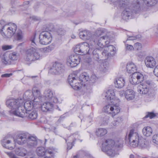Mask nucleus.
<instances>
[{"label":"nucleus","mask_w":158,"mask_h":158,"mask_svg":"<svg viewBox=\"0 0 158 158\" xmlns=\"http://www.w3.org/2000/svg\"><path fill=\"white\" fill-rule=\"evenodd\" d=\"M44 94L46 99L49 100L52 97L53 95L52 92L50 89L46 90L44 92Z\"/></svg>","instance_id":"nucleus-35"},{"label":"nucleus","mask_w":158,"mask_h":158,"mask_svg":"<svg viewBox=\"0 0 158 158\" xmlns=\"http://www.w3.org/2000/svg\"><path fill=\"white\" fill-rule=\"evenodd\" d=\"M57 32L58 35H64L65 34V31L64 29L60 28L58 29Z\"/></svg>","instance_id":"nucleus-50"},{"label":"nucleus","mask_w":158,"mask_h":158,"mask_svg":"<svg viewBox=\"0 0 158 158\" xmlns=\"http://www.w3.org/2000/svg\"><path fill=\"white\" fill-rule=\"evenodd\" d=\"M150 84V81H148L141 83L137 86L138 92L140 94L146 95L148 96H151V93L149 89Z\"/></svg>","instance_id":"nucleus-8"},{"label":"nucleus","mask_w":158,"mask_h":158,"mask_svg":"<svg viewBox=\"0 0 158 158\" xmlns=\"http://www.w3.org/2000/svg\"><path fill=\"white\" fill-rule=\"evenodd\" d=\"M153 73L157 77H158V65L155 68Z\"/></svg>","instance_id":"nucleus-55"},{"label":"nucleus","mask_w":158,"mask_h":158,"mask_svg":"<svg viewBox=\"0 0 158 158\" xmlns=\"http://www.w3.org/2000/svg\"><path fill=\"white\" fill-rule=\"evenodd\" d=\"M102 54L106 57V58L108 56H110L109 52L106 49V48L102 52Z\"/></svg>","instance_id":"nucleus-54"},{"label":"nucleus","mask_w":158,"mask_h":158,"mask_svg":"<svg viewBox=\"0 0 158 158\" xmlns=\"http://www.w3.org/2000/svg\"><path fill=\"white\" fill-rule=\"evenodd\" d=\"M107 68V67L103 64H102L99 68V70L102 73H104L106 72Z\"/></svg>","instance_id":"nucleus-41"},{"label":"nucleus","mask_w":158,"mask_h":158,"mask_svg":"<svg viewBox=\"0 0 158 158\" xmlns=\"http://www.w3.org/2000/svg\"><path fill=\"white\" fill-rule=\"evenodd\" d=\"M142 48V45L141 43H136L134 44V49L135 50H140Z\"/></svg>","instance_id":"nucleus-47"},{"label":"nucleus","mask_w":158,"mask_h":158,"mask_svg":"<svg viewBox=\"0 0 158 158\" xmlns=\"http://www.w3.org/2000/svg\"><path fill=\"white\" fill-rule=\"evenodd\" d=\"M126 49L129 51L134 49V47L132 45H128V44L126 45Z\"/></svg>","instance_id":"nucleus-56"},{"label":"nucleus","mask_w":158,"mask_h":158,"mask_svg":"<svg viewBox=\"0 0 158 158\" xmlns=\"http://www.w3.org/2000/svg\"><path fill=\"white\" fill-rule=\"evenodd\" d=\"M80 61V56L76 54L71 55L67 58V64L68 66L71 67H76L79 64Z\"/></svg>","instance_id":"nucleus-11"},{"label":"nucleus","mask_w":158,"mask_h":158,"mask_svg":"<svg viewBox=\"0 0 158 158\" xmlns=\"http://www.w3.org/2000/svg\"><path fill=\"white\" fill-rule=\"evenodd\" d=\"M98 77L95 74H92L90 78L89 83L91 84L94 83L98 81Z\"/></svg>","instance_id":"nucleus-39"},{"label":"nucleus","mask_w":158,"mask_h":158,"mask_svg":"<svg viewBox=\"0 0 158 158\" xmlns=\"http://www.w3.org/2000/svg\"><path fill=\"white\" fill-rule=\"evenodd\" d=\"M9 112L10 115L13 114L23 118L27 116L28 112L23 106V103L15 110H10Z\"/></svg>","instance_id":"nucleus-13"},{"label":"nucleus","mask_w":158,"mask_h":158,"mask_svg":"<svg viewBox=\"0 0 158 158\" xmlns=\"http://www.w3.org/2000/svg\"><path fill=\"white\" fill-rule=\"evenodd\" d=\"M64 70V66L59 63H55L53 64L51 72L54 74H58L62 73Z\"/></svg>","instance_id":"nucleus-17"},{"label":"nucleus","mask_w":158,"mask_h":158,"mask_svg":"<svg viewBox=\"0 0 158 158\" xmlns=\"http://www.w3.org/2000/svg\"><path fill=\"white\" fill-rule=\"evenodd\" d=\"M54 150L51 148H48L46 150V154L44 158H54Z\"/></svg>","instance_id":"nucleus-32"},{"label":"nucleus","mask_w":158,"mask_h":158,"mask_svg":"<svg viewBox=\"0 0 158 158\" xmlns=\"http://www.w3.org/2000/svg\"><path fill=\"white\" fill-rule=\"evenodd\" d=\"M114 140L111 139L106 140L102 143V150L107 155L114 157L115 154Z\"/></svg>","instance_id":"nucleus-5"},{"label":"nucleus","mask_w":158,"mask_h":158,"mask_svg":"<svg viewBox=\"0 0 158 158\" xmlns=\"http://www.w3.org/2000/svg\"><path fill=\"white\" fill-rule=\"evenodd\" d=\"M127 72L129 73L133 74L135 72H136L137 69L135 64L133 63H129L127 65Z\"/></svg>","instance_id":"nucleus-24"},{"label":"nucleus","mask_w":158,"mask_h":158,"mask_svg":"<svg viewBox=\"0 0 158 158\" xmlns=\"http://www.w3.org/2000/svg\"><path fill=\"white\" fill-rule=\"evenodd\" d=\"M35 35L34 36L33 38L32 39V38L31 40V44L32 45H33L35 47V45H36V44L35 42Z\"/></svg>","instance_id":"nucleus-59"},{"label":"nucleus","mask_w":158,"mask_h":158,"mask_svg":"<svg viewBox=\"0 0 158 158\" xmlns=\"http://www.w3.org/2000/svg\"><path fill=\"white\" fill-rule=\"evenodd\" d=\"M53 106V104L51 102H45L41 105V109L43 112H46L51 110Z\"/></svg>","instance_id":"nucleus-21"},{"label":"nucleus","mask_w":158,"mask_h":158,"mask_svg":"<svg viewBox=\"0 0 158 158\" xmlns=\"http://www.w3.org/2000/svg\"><path fill=\"white\" fill-rule=\"evenodd\" d=\"M152 139L153 143L158 145V134L154 135Z\"/></svg>","instance_id":"nucleus-49"},{"label":"nucleus","mask_w":158,"mask_h":158,"mask_svg":"<svg viewBox=\"0 0 158 158\" xmlns=\"http://www.w3.org/2000/svg\"><path fill=\"white\" fill-rule=\"evenodd\" d=\"M107 133V131L106 130L103 128H98L96 131V135L98 137L102 136Z\"/></svg>","instance_id":"nucleus-30"},{"label":"nucleus","mask_w":158,"mask_h":158,"mask_svg":"<svg viewBox=\"0 0 158 158\" xmlns=\"http://www.w3.org/2000/svg\"><path fill=\"white\" fill-rule=\"evenodd\" d=\"M81 77L82 82H85L86 81H87L89 79V76L85 73H83Z\"/></svg>","instance_id":"nucleus-43"},{"label":"nucleus","mask_w":158,"mask_h":158,"mask_svg":"<svg viewBox=\"0 0 158 158\" xmlns=\"http://www.w3.org/2000/svg\"><path fill=\"white\" fill-rule=\"evenodd\" d=\"M106 97L107 99L110 100L112 104L115 103L116 100L115 99V98L114 92L112 90H108L106 92Z\"/></svg>","instance_id":"nucleus-23"},{"label":"nucleus","mask_w":158,"mask_h":158,"mask_svg":"<svg viewBox=\"0 0 158 158\" xmlns=\"http://www.w3.org/2000/svg\"><path fill=\"white\" fill-rule=\"evenodd\" d=\"M53 48L52 47V46L50 45L48 47L41 48V50L43 52H49L51 51Z\"/></svg>","instance_id":"nucleus-45"},{"label":"nucleus","mask_w":158,"mask_h":158,"mask_svg":"<svg viewBox=\"0 0 158 158\" xmlns=\"http://www.w3.org/2000/svg\"><path fill=\"white\" fill-rule=\"evenodd\" d=\"M137 39V36H130L127 39V40H135Z\"/></svg>","instance_id":"nucleus-61"},{"label":"nucleus","mask_w":158,"mask_h":158,"mask_svg":"<svg viewBox=\"0 0 158 158\" xmlns=\"http://www.w3.org/2000/svg\"><path fill=\"white\" fill-rule=\"evenodd\" d=\"M14 141L19 144H22L27 142V146L30 148L35 147L37 144L35 137L30 136H28L27 139V136L25 133L18 135L15 139L14 140Z\"/></svg>","instance_id":"nucleus-4"},{"label":"nucleus","mask_w":158,"mask_h":158,"mask_svg":"<svg viewBox=\"0 0 158 158\" xmlns=\"http://www.w3.org/2000/svg\"><path fill=\"white\" fill-rule=\"evenodd\" d=\"M37 155L39 156H43L46 155V150L44 147H38L36 149Z\"/></svg>","instance_id":"nucleus-31"},{"label":"nucleus","mask_w":158,"mask_h":158,"mask_svg":"<svg viewBox=\"0 0 158 158\" xmlns=\"http://www.w3.org/2000/svg\"><path fill=\"white\" fill-rule=\"evenodd\" d=\"M89 50V45L86 42H82L77 45L74 49L76 53L87 54Z\"/></svg>","instance_id":"nucleus-10"},{"label":"nucleus","mask_w":158,"mask_h":158,"mask_svg":"<svg viewBox=\"0 0 158 158\" xmlns=\"http://www.w3.org/2000/svg\"><path fill=\"white\" fill-rule=\"evenodd\" d=\"M135 92L132 89H127L125 93V97L128 100H133L135 98Z\"/></svg>","instance_id":"nucleus-25"},{"label":"nucleus","mask_w":158,"mask_h":158,"mask_svg":"<svg viewBox=\"0 0 158 158\" xmlns=\"http://www.w3.org/2000/svg\"><path fill=\"white\" fill-rule=\"evenodd\" d=\"M125 82L124 79L123 78H119L114 81L115 87L118 88H121L124 86Z\"/></svg>","instance_id":"nucleus-26"},{"label":"nucleus","mask_w":158,"mask_h":158,"mask_svg":"<svg viewBox=\"0 0 158 158\" xmlns=\"http://www.w3.org/2000/svg\"><path fill=\"white\" fill-rule=\"evenodd\" d=\"M37 99V98L34 97L33 102L29 100L24 103L23 107L27 112H30L33 107L35 106V102H38V101L36 100Z\"/></svg>","instance_id":"nucleus-18"},{"label":"nucleus","mask_w":158,"mask_h":158,"mask_svg":"<svg viewBox=\"0 0 158 158\" xmlns=\"http://www.w3.org/2000/svg\"><path fill=\"white\" fill-rule=\"evenodd\" d=\"M33 93H34L33 94V95H35V94H36V97L39 96L40 95V92L39 90L36 89L33 90Z\"/></svg>","instance_id":"nucleus-57"},{"label":"nucleus","mask_w":158,"mask_h":158,"mask_svg":"<svg viewBox=\"0 0 158 158\" xmlns=\"http://www.w3.org/2000/svg\"><path fill=\"white\" fill-rule=\"evenodd\" d=\"M2 61L3 62L6 64L8 63V61L5 56H3L2 57Z\"/></svg>","instance_id":"nucleus-62"},{"label":"nucleus","mask_w":158,"mask_h":158,"mask_svg":"<svg viewBox=\"0 0 158 158\" xmlns=\"http://www.w3.org/2000/svg\"><path fill=\"white\" fill-rule=\"evenodd\" d=\"M114 142L115 143L114 148L116 147H121L123 143V140L120 139H116L114 140Z\"/></svg>","instance_id":"nucleus-40"},{"label":"nucleus","mask_w":158,"mask_h":158,"mask_svg":"<svg viewBox=\"0 0 158 158\" xmlns=\"http://www.w3.org/2000/svg\"><path fill=\"white\" fill-rule=\"evenodd\" d=\"M27 116L31 120L36 119L37 117V113L36 111L33 110L30 113V112H27Z\"/></svg>","instance_id":"nucleus-36"},{"label":"nucleus","mask_w":158,"mask_h":158,"mask_svg":"<svg viewBox=\"0 0 158 158\" xmlns=\"http://www.w3.org/2000/svg\"><path fill=\"white\" fill-rule=\"evenodd\" d=\"M34 94L31 90H27L23 95V98L25 99L29 100H31L33 97V94Z\"/></svg>","instance_id":"nucleus-28"},{"label":"nucleus","mask_w":158,"mask_h":158,"mask_svg":"<svg viewBox=\"0 0 158 158\" xmlns=\"http://www.w3.org/2000/svg\"><path fill=\"white\" fill-rule=\"evenodd\" d=\"M119 94L120 95V96L122 97L124 96V95H125V93L124 91L121 90L119 92Z\"/></svg>","instance_id":"nucleus-63"},{"label":"nucleus","mask_w":158,"mask_h":158,"mask_svg":"<svg viewBox=\"0 0 158 158\" xmlns=\"http://www.w3.org/2000/svg\"><path fill=\"white\" fill-rule=\"evenodd\" d=\"M5 25L4 24V21L3 20L0 21V32L2 34V32H4L3 30L5 29Z\"/></svg>","instance_id":"nucleus-48"},{"label":"nucleus","mask_w":158,"mask_h":158,"mask_svg":"<svg viewBox=\"0 0 158 158\" xmlns=\"http://www.w3.org/2000/svg\"><path fill=\"white\" fill-rule=\"evenodd\" d=\"M13 75L12 73H5L3 74H2L1 75V77H9Z\"/></svg>","instance_id":"nucleus-58"},{"label":"nucleus","mask_w":158,"mask_h":158,"mask_svg":"<svg viewBox=\"0 0 158 158\" xmlns=\"http://www.w3.org/2000/svg\"><path fill=\"white\" fill-rule=\"evenodd\" d=\"M79 35L80 38L84 40H89L92 37L90 32L86 30L80 31L79 33Z\"/></svg>","instance_id":"nucleus-20"},{"label":"nucleus","mask_w":158,"mask_h":158,"mask_svg":"<svg viewBox=\"0 0 158 158\" xmlns=\"http://www.w3.org/2000/svg\"><path fill=\"white\" fill-rule=\"evenodd\" d=\"M156 116V114L153 112L149 113L147 115L145 116V118H147L149 117L150 118L152 119V118Z\"/></svg>","instance_id":"nucleus-52"},{"label":"nucleus","mask_w":158,"mask_h":158,"mask_svg":"<svg viewBox=\"0 0 158 158\" xmlns=\"http://www.w3.org/2000/svg\"><path fill=\"white\" fill-rule=\"evenodd\" d=\"M68 81L70 85L74 89L76 90H79L82 88L83 89H85V92L86 93H90L92 92V88L89 85H87L86 86H82V84L79 82L80 81L78 78H76L75 75L71 74L69 76Z\"/></svg>","instance_id":"nucleus-3"},{"label":"nucleus","mask_w":158,"mask_h":158,"mask_svg":"<svg viewBox=\"0 0 158 158\" xmlns=\"http://www.w3.org/2000/svg\"><path fill=\"white\" fill-rule=\"evenodd\" d=\"M12 47L11 45H4L2 46V49L3 51H6L11 49Z\"/></svg>","instance_id":"nucleus-53"},{"label":"nucleus","mask_w":158,"mask_h":158,"mask_svg":"<svg viewBox=\"0 0 158 158\" xmlns=\"http://www.w3.org/2000/svg\"><path fill=\"white\" fill-rule=\"evenodd\" d=\"M109 118L110 117L106 115L104 116L102 118V120L103 121L102 124L104 125L107 124L108 122Z\"/></svg>","instance_id":"nucleus-46"},{"label":"nucleus","mask_w":158,"mask_h":158,"mask_svg":"<svg viewBox=\"0 0 158 158\" xmlns=\"http://www.w3.org/2000/svg\"><path fill=\"white\" fill-rule=\"evenodd\" d=\"M29 3V2L28 1H26L23 2V6H25V5H28Z\"/></svg>","instance_id":"nucleus-64"},{"label":"nucleus","mask_w":158,"mask_h":158,"mask_svg":"<svg viewBox=\"0 0 158 158\" xmlns=\"http://www.w3.org/2000/svg\"><path fill=\"white\" fill-rule=\"evenodd\" d=\"M9 57L11 60H17L18 59L17 54L15 52L11 53L9 54Z\"/></svg>","instance_id":"nucleus-42"},{"label":"nucleus","mask_w":158,"mask_h":158,"mask_svg":"<svg viewBox=\"0 0 158 158\" xmlns=\"http://www.w3.org/2000/svg\"><path fill=\"white\" fill-rule=\"evenodd\" d=\"M100 52L99 50L96 49L94 50L92 52L93 57L96 60L98 61L99 60L101 61L102 60H103V59H101L99 60V57L98 54L99 52Z\"/></svg>","instance_id":"nucleus-37"},{"label":"nucleus","mask_w":158,"mask_h":158,"mask_svg":"<svg viewBox=\"0 0 158 158\" xmlns=\"http://www.w3.org/2000/svg\"><path fill=\"white\" fill-rule=\"evenodd\" d=\"M107 31L106 29H100L97 30L94 35H93L92 37V39H94V37L95 36L96 38H100L99 36L102 35L103 33H106Z\"/></svg>","instance_id":"nucleus-33"},{"label":"nucleus","mask_w":158,"mask_h":158,"mask_svg":"<svg viewBox=\"0 0 158 158\" xmlns=\"http://www.w3.org/2000/svg\"><path fill=\"white\" fill-rule=\"evenodd\" d=\"M26 54L25 59L27 61H31L38 60L40 57L39 53L37 52V48L33 47L28 49L26 51Z\"/></svg>","instance_id":"nucleus-6"},{"label":"nucleus","mask_w":158,"mask_h":158,"mask_svg":"<svg viewBox=\"0 0 158 158\" xmlns=\"http://www.w3.org/2000/svg\"><path fill=\"white\" fill-rule=\"evenodd\" d=\"M130 82L133 85H137L142 83L144 80L143 75L139 72H135L131 75Z\"/></svg>","instance_id":"nucleus-15"},{"label":"nucleus","mask_w":158,"mask_h":158,"mask_svg":"<svg viewBox=\"0 0 158 158\" xmlns=\"http://www.w3.org/2000/svg\"><path fill=\"white\" fill-rule=\"evenodd\" d=\"M114 5L118 6L123 10L121 15L122 19L127 21L131 18L132 16L139 14L141 11L140 4L144 2L147 6L155 5L157 2L156 0H135L132 3H130L128 0H109Z\"/></svg>","instance_id":"nucleus-1"},{"label":"nucleus","mask_w":158,"mask_h":158,"mask_svg":"<svg viewBox=\"0 0 158 158\" xmlns=\"http://www.w3.org/2000/svg\"><path fill=\"white\" fill-rule=\"evenodd\" d=\"M106 49L109 52L110 56H113L115 53L116 48L112 45H110L106 48Z\"/></svg>","instance_id":"nucleus-34"},{"label":"nucleus","mask_w":158,"mask_h":158,"mask_svg":"<svg viewBox=\"0 0 158 158\" xmlns=\"http://www.w3.org/2000/svg\"><path fill=\"white\" fill-rule=\"evenodd\" d=\"M116 105V103H114L106 105L103 108L105 112L111 114L113 117L115 115L120 111L119 107Z\"/></svg>","instance_id":"nucleus-14"},{"label":"nucleus","mask_w":158,"mask_h":158,"mask_svg":"<svg viewBox=\"0 0 158 158\" xmlns=\"http://www.w3.org/2000/svg\"><path fill=\"white\" fill-rule=\"evenodd\" d=\"M128 139L129 145L133 148L138 147L140 148H143L147 146V142L146 140L140 136L137 133L134 132L133 129L130 131L128 134Z\"/></svg>","instance_id":"nucleus-2"},{"label":"nucleus","mask_w":158,"mask_h":158,"mask_svg":"<svg viewBox=\"0 0 158 158\" xmlns=\"http://www.w3.org/2000/svg\"><path fill=\"white\" fill-rule=\"evenodd\" d=\"M50 99H52V101L54 103H57L58 102V99L56 97H53L52 96V97Z\"/></svg>","instance_id":"nucleus-60"},{"label":"nucleus","mask_w":158,"mask_h":158,"mask_svg":"<svg viewBox=\"0 0 158 158\" xmlns=\"http://www.w3.org/2000/svg\"><path fill=\"white\" fill-rule=\"evenodd\" d=\"M152 132V131L151 127L148 126L145 127L143 129V133L144 135L146 137L151 136Z\"/></svg>","instance_id":"nucleus-27"},{"label":"nucleus","mask_w":158,"mask_h":158,"mask_svg":"<svg viewBox=\"0 0 158 158\" xmlns=\"http://www.w3.org/2000/svg\"><path fill=\"white\" fill-rule=\"evenodd\" d=\"M14 37L17 40H20L23 39V34L22 31L20 29L16 30L14 34Z\"/></svg>","instance_id":"nucleus-29"},{"label":"nucleus","mask_w":158,"mask_h":158,"mask_svg":"<svg viewBox=\"0 0 158 158\" xmlns=\"http://www.w3.org/2000/svg\"><path fill=\"white\" fill-rule=\"evenodd\" d=\"M145 63L147 67L153 68L156 65L155 59L152 56H147L145 60Z\"/></svg>","instance_id":"nucleus-19"},{"label":"nucleus","mask_w":158,"mask_h":158,"mask_svg":"<svg viewBox=\"0 0 158 158\" xmlns=\"http://www.w3.org/2000/svg\"><path fill=\"white\" fill-rule=\"evenodd\" d=\"M123 120V118L121 117H118L116 119L112 122V123L113 126H116L118 125L119 124L122 123Z\"/></svg>","instance_id":"nucleus-38"},{"label":"nucleus","mask_w":158,"mask_h":158,"mask_svg":"<svg viewBox=\"0 0 158 158\" xmlns=\"http://www.w3.org/2000/svg\"><path fill=\"white\" fill-rule=\"evenodd\" d=\"M109 39L108 37L107 36H103L100 38H96L95 36H94L92 41L94 42V44H97L100 48H103L105 46L103 43H105L106 44L109 43V42L105 41V40L107 41Z\"/></svg>","instance_id":"nucleus-16"},{"label":"nucleus","mask_w":158,"mask_h":158,"mask_svg":"<svg viewBox=\"0 0 158 158\" xmlns=\"http://www.w3.org/2000/svg\"><path fill=\"white\" fill-rule=\"evenodd\" d=\"M76 140V139L73 140V142H69L67 143V149L70 150L72 148L73 145H74V142Z\"/></svg>","instance_id":"nucleus-51"},{"label":"nucleus","mask_w":158,"mask_h":158,"mask_svg":"<svg viewBox=\"0 0 158 158\" xmlns=\"http://www.w3.org/2000/svg\"><path fill=\"white\" fill-rule=\"evenodd\" d=\"M23 103V101L22 99H11L6 101V105L7 107L11 109V110H14L16 109L18 106L22 105Z\"/></svg>","instance_id":"nucleus-12"},{"label":"nucleus","mask_w":158,"mask_h":158,"mask_svg":"<svg viewBox=\"0 0 158 158\" xmlns=\"http://www.w3.org/2000/svg\"><path fill=\"white\" fill-rule=\"evenodd\" d=\"M17 30V26L15 23L5 25L4 32L2 33V35L5 38H9L13 35Z\"/></svg>","instance_id":"nucleus-7"},{"label":"nucleus","mask_w":158,"mask_h":158,"mask_svg":"<svg viewBox=\"0 0 158 158\" xmlns=\"http://www.w3.org/2000/svg\"><path fill=\"white\" fill-rule=\"evenodd\" d=\"M39 38L40 43L43 45H47L52 40L51 33L48 31H43L40 34Z\"/></svg>","instance_id":"nucleus-9"},{"label":"nucleus","mask_w":158,"mask_h":158,"mask_svg":"<svg viewBox=\"0 0 158 158\" xmlns=\"http://www.w3.org/2000/svg\"><path fill=\"white\" fill-rule=\"evenodd\" d=\"M53 25L52 24L48 25L47 26H44V31H51L53 29Z\"/></svg>","instance_id":"nucleus-44"},{"label":"nucleus","mask_w":158,"mask_h":158,"mask_svg":"<svg viewBox=\"0 0 158 158\" xmlns=\"http://www.w3.org/2000/svg\"><path fill=\"white\" fill-rule=\"evenodd\" d=\"M11 141L9 140H6V139H4L2 141V146L4 148L12 150L15 147L14 144H10Z\"/></svg>","instance_id":"nucleus-22"}]
</instances>
